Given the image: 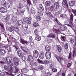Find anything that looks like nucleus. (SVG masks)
Here are the masks:
<instances>
[{
	"instance_id": "obj_63",
	"label": "nucleus",
	"mask_w": 76,
	"mask_h": 76,
	"mask_svg": "<svg viewBox=\"0 0 76 76\" xmlns=\"http://www.w3.org/2000/svg\"><path fill=\"white\" fill-rule=\"evenodd\" d=\"M33 1L34 4H36L37 3V0H33Z\"/></svg>"
},
{
	"instance_id": "obj_59",
	"label": "nucleus",
	"mask_w": 76,
	"mask_h": 76,
	"mask_svg": "<svg viewBox=\"0 0 76 76\" xmlns=\"http://www.w3.org/2000/svg\"><path fill=\"white\" fill-rule=\"evenodd\" d=\"M36 18L37 20H41V18L39 16H37Z\"/></svg>"
},
{
	"instance_id": "obj_60",
	"label": "nucleus",
	"mask_w": 76,
	"mask_h": 76,
	"mask_svg": "<svg viewBox=\"0 0 76 76\" xmlns=\"http://www.w3.org/2000/svg\"><path fill=\"white\" fill-rule=\"evenodd\" d=\"M28 20V18H24L23 19V21L24 22H26Z\"/></svg>"
},
{
	"instance_id": "obj_61",
	"label": "nucleus",
	"mask_w": 76,
	"mask_h": 76,
	"mask_svg": "<svg viewBox=\"0 0 76 76\" xmlns=\"http://www.w3.org/2000/svg\"><path fill=\"white\" fill-rule=\"evenodd\" d=\"M64 59L62 58H59V62H62V61H63Z\"/></svg>"
},
{
	"instance_id": "obj_47",
	"label": "nucleus",
	"mask_w": 76,
	"mask_h": 76,
	"mask_svg": "<svg viewBox=\"0 0 76 76\" xmlns=\"http://www.w3.org/2000/svg\"><path fill=\"white\" fill-rule=\"evenodd\" d=\"M55 57L57 59V60L58 61L60 62V57H59V56H58L56 55L55 56Z\"/></svg>"
},
{
	"instance_id": "obj_17",
	"label": "nucleus",
	"mask_w": 76,
	"mask_h": 76,
	"mask_svg": "<svg viewBox=\"0 0 76 76\" xmlns=\"http://www.w3.org/2000/svg\"><path fill=\"white\" fill-rule=\"evenodd\" d=\"M60 27L61 31H65L67 29V27L61 25Z\"/></svg>"
},
{
	"instance_id": "obj_22",
	"label": "nucleus",
	"mask_w": 76,
	"mask_h": 76,
	"mask_svg": "<svg viewBox=\"0 0 76 76\" xmlns=\"http://www.w3.org/2000/svg\"><path fill=\"white\" fill-rule=\"evenodd\" d=\"M20 41L23 44H28V42L26 41H25L23 39H21L20 40Z\"/></svg>"
},
{
	"instance_id": "obj_64",
	"label": "nucleus",
	"mask_w": 76,
	"mask_h": 76,
	"mask_svg": "<svg viewBox=\"0 0 76 76\" xmlns=\"http://www.w3.org/2000/svg\"><path fill=\"white\" fill-rule=\"evenodd\" d=\"M72 12H73V13H75V14H76V10H73V9H72Z\"/></svg>"
},
{
	"instance_id": "obj_11",
	"label": "nucleus",
	"mask_w": 76,
	"mask_h": 76,
	"mask_svg": "<svg viewBox=\"0 0 76 76\" xmlns=\"http://www.w3.org/2000/svg\"><path fill=\"white\" fill-rule=\"evenodd\" d=\"M43 74L41 76H51L52 75V74L50 73V72H48L47 74H46V72L45 71H44V72H42Z\"/></svg>"
},
{
	"instance_id": "obj_31",
	"label": "nucleus",
	"mask_w": 76,
	"mask_h": 76,
	"mask_svg": "<svg viewBox=\"0 0 76 76\" xmlns=\"http://www.w3.org/2000/svg\"><path fill=\"white\" fill-rule=\"evenodd\" d=\"M17 23L18 25L20 26V25H22L23 23V22L22 20H18L17 21Z\"/></svg>"
},
{
	"instance_id": "obj_43",
	"label": "nucleus",
	"mask_w": 76,
	"mask_h": 76,
	"mask_svg": "<svg viewBox=\"0 0 76 76\" xmlns=\"http://www.w3.org/2000/svg\"><path fill=\"white\" fill-rule=\"evenodd\" d=\"M23 5L20 4V3L19 4V7H18V8H19V9H22V8H23Z\"/></svg>"
},
{
	"instance_id": "obj_32",
	"label": "nucleus",
	"mask_w": 76,
	"mask_h": 76,
	"mask_svg": "<svg viewBox=\"0 0 76 76\" xmlns=\"http://www.w3.org/2000/svg\"><path fill=\"white\" fill-rule=\"evenodd\" d=\"M28 70L26 68H25L24 69H23L21 70V72L22 73H27L28 72Z\"/></svg>"
},
{
	"instance_id": "obj_5",
	"label": "nucleus",
	"mask_w": 76,
	"mask_h": 76,
	"mask_svg": "<svg viewBox=\"0 0 76 76\" xmlns=\"http://www.w3.org/2000/svg\"><path fill=\"white\" fill-rule=\"evenodd\" d=\"M45 56L47 59H50L51 57V53L49 52H46L45 53Z\"/></svg>"
},
{
	"instance_id": "obj_21",
	"label": "nucleus",
	"mask_w": 76,
	"mask_h": 76,
	"mask_svg": "<svg viewBox=\"0 0 76 76\" xmlns=\"http://www.w3.org/2000/svg\"><path fill=\"white\" fill-rule=\"evenodd\" d=\"M69 4L70 6H73L75 4V2L72 1H69Z\"/></svg>"
},
{
	"instance_id": "obj_38",
	"label": "nucleus",
	"mask_w": 76,
	"mask_h": 76,
	"mask_svg": "<svg viewBox=\"0 0 76 76\" xmlns=\"http://www.w3.org/2000/svg\"><path fill=\"white\" fill-rule=\"evenodd\" d=\"M38 69L40 70H42L43 69V66L41 65H39L38 66Z\"/></svg>"
},
{
	"instance_id": "obj_12",
	"label": "nucleus",
	"mask_w": 76,
	"mask_h": 76,
	"mask_svg": "<svg viewBox=\"0 0 76 76\" xmlns=\"http://www.w3.org/2000/svg\"><path fill=\"white\" fill-rule=\"evenodd\" d=\"M14 64L15 66H17L19 65V60L18 58H14Z\"/></svg>"
},
{
	"instance_id": "obj_13",
	"label": "nucleus",
	"mask_w": 76,
	"mask_h": 76,
	"mask_svg": "<svg viewBox=\"0 0 76 76\" xmlns=\"http://www.w3.org/2000/svg\"><path fill=\"white\" fill-rule=\"evenodd\" d=\"M47 37L52 38H55L56 37V34L54 33H51L48 35Z\"/></svg>"
},
{
	"instance_id": "obj_39",
	"label": "nucleus",
	"mask_w": 76,
	"mask_h": 76,
	"mask_svg": "<svg viewBox=\"0 0 76 76\" xmlns=\"http://www.w3.org/2000/svg\"><path fill=\"white\" fill-rule=\"evenodd\" d=\"M15 73H16L17 72H18L19 71V69L18 68V67L17 66H15Z\"/></svg>"
},
{
	"instance_id": "obj_37",
	"label": "nucleus",
	"mask_w": 76,
	"mask_h": 76,
	"mask_svg": "<svg viewBox=\"0 0 76 76\" xmlns=\"http://www.w3.org/2000/svg\"><path fill=\"white\" fill-rule=\"evenodd\" d=\"M45 5L47 6H50V1H47L45 3Z\"/></svg>"
},
{
	"instance_id": "obj_14",
	"label": "nucleus",
	"mask_w": 76,
	"mask_h": 76,
	"mask_svg": "<svg viewBox=\"0 0 76 76\" xmlns=\"http://www.w3.org/2000/svg\"><path fill=\"white\" fill-rule=\"evenodd\" d=\"M69 21H70V19H67L64 22V24L65 25H67V26H68L72 27V26H71V25H70V24H69Z\"/></svg>"
},
{
	"instance_id": "obj_54",
	"label": "nucleus",
	"mask_w": 76,
	"mask_h": 76,
	"mask_svg": "<svg viewBox=\"0 0 76 76\" xmlns=\"http://www.w3.org/2000/svg\"><path fill=\"white\" fill-rule=\"evenodd\" d=\"M65 16H66V14H61L60 15L61 18H64V17H65Z\"/></svg>"
},
{
	"instance_id": "obj_8",
	"label": "nucleus",
	"mask_w": 76,
	"mask_h": 76,
	"mask_svg": "<svg viewBox=\"0 0 76 76\" xmlns=\"http://www.w3.org/2000/svg\"><path fill=\"white\" fill-rule=\"evenodd\" d=\"M23 31H25L26 30H27L28 28V24L26 23V24L25 23H24L23 25Z\"/></svg>"
},
{
	"instance_id": "obj_33",
	"label": "nucleus",
	"mask_w": 76,
	"mask_h": 76,
	"mask_svg": "<svg viewBox=\"0 0 76 76\" xmlns=\"http://www.w3.org/2000/svg\"><path fill=\"white\" fill-rule=\"evenodd\" d=\"M58 50L59 52H61V51L62 49L61 47H60L59 45H58L57 46Z\"/></svg>"
},
{
	"instance_id": "obj_57",
	"label": "nucleus",
	"mask_w": 76,
	"mask_h": 76,
	"mask_svg": "<svg viewBox=\"0 0 76 76\" xmlns=\"http://www.w3.org/2000/svg\"><path fill=\"white\" fill-rule=\"evenodd\" d=\"M47 41H48V42H50L51 41V39H50L49 38H50V37H48L47 36Z\"/></svg>"
},
{
	"instance_id": "obj_56",
	"label": "nucleus",
	"mask_w": 76,
	"mask_h": 76,
	"mask_svg": "<svg viewBox=\"0 0 76 76\" xmlns=\"http://www.w3.org/2000/svg\"><path fill=\"white\" fill-rule=\"evenodd\" d=\"M4 70H7V71L8 69V67H7V66L5 65L4 66Z\"/></svg>"
},
{
	"instance_id": "obj_35",
	"label": "nucleus",
	"mask_w": 76,
	"mask_h": 76,
	"mask_svg": "<svg viewBox=\"0 0 76 76\" xmlns=\"http://www.w3.org/2000/svg\"><path fill=\"white\" fill-rule=\"evenodd\" d=\"M21 57L22 58V59L23 61H25V60H26V57H25V55L23 54L21 57Z\"/></svg>"
},
{
	"instance_id": "obj_40",
	"label": "nucleus",
	"mask_w": 76,
	"mask_h": 76,
	"mask_svg": "<svg viewBox=\"0 0 76 76\" xmlns=\"http://www.w3.org/2000/svg\"><path fill=\"white\" fill-rule=\"evenodd\" d=\"M34 33L35 35H36V36H37L38 35V31L37 29H35L34 31Z\"/></svg>"
},
{
	"instance_id": "obj_55",
	"label": "nucleus",
	"mask_w": 76,
	"mask_h": 76,
	"mask_svg": "<svg viewBox=\"0 0 76 76\" xmlns=\"http://www.w3.org/2000/svg\"><path fill=\"white\" fill-rule=\"evenodd\" d=\"M5 75V73L4 72H2L0 73V76H4Z\"/></svg>"
},
{
	"instance_id": "obj_52",
	"label": "nucleus",
	"mask_w": 76,
	"mask_h": 76,
	"mask_svg": "<svg viewBox=\"0 0 76 76\" xmlns=\"http://www.w3.org/2000/svg\"><path fill=\"white\" fill-rule=\"evenodd\" d=\"M0 26H1L2 29H4V26L3 23H0Z\"/></svg>"
},
{
	"instance_id": "obj_20",
	"label": "nucleus",
	"mask_w": 76,
	"mask_h": 76,
	"mask_svg": "<svg viewBox=\"0 0 76 76\" xmlns=\"http://www.w3.org/2000/svg\"><path fill=\"white\" fill-rule=\"evenodd\" d=\"M59 4L58 2H56V3L54 5V7H55L56 9H58V7H59Z\"/></svg>"
},
{
	"instance_id": "obj_24",
	"label": "nucleus",
	"mask_w": 76,
	"mask_h": 76,
	"mask_svg": "<svg viewBox=\"0 0 76 76\" xmlns=\"http://www.w3.org/2000/svg\"><path fill=\"white\" fill-rule=\"evenodd\" d=\"M35 10L34 8H32L31 10V14L34 15L35 14Z\"/></svg>"
},
{
	"instance_id": "obj_51",
	"label": "nucleus",
	"mask_w": 76,
	"mask_h": 76,
	"mask_svg": "<svg viewBox=\"0 0 76 76\" xmlns=\"http://www.w3.org/2000/svg\"><path fill=\"white\" fill-rule=\"evenodd\" d=\"M29 41H30V42H32L33 39H32V36H29Z\"/></svg>"
},
{
	"instance_id": "obj_1",
	"label": "nucleus",
	"mask_w": 76,
	"mask_h": 76,
	"mask_svg": "<svg viewBox=\"0 0 76 76\" xmlns=\"http://www.w3.org/2000/svg\"><path fill=\"white\" fill-rule=\"evenodd\" d=\"M34 58L31 55H29L28 56L27 61L29 63L30 66H37V63L33 62Z\"/></svg>"
},
{
	"instance_id": "obj_48",
	"label": "nucleus",
	"mask_w": 76,
	"mask_h": 76,
	"mask_svg": "<svg viewBox=\"0 0 76 76\" xmlns=\"http://www.w3.org/2000/svg\"><path fill=\"white\" fill-rule=\"evenodd\" d=\"M53 72H57V69L56 68H53L52 69Z\"/></svg>"
},
{
	"instance_id": "obj_4",
	"label": "nucleus",
	"mask_w": 76,
	"mask_h": 76,
	"mask_svg": "<svg viewBox=\"0 0 76 76\" xmlns=\"http://www.w3.org/2000/svg\"><path fill=\"white\" fill-rule=\"evenodd\" d=\"M1 4L2 5H3L4 7H6L7 9H8L10 7V4L6 1L4 0H2L1 1Z\"/></svg>"
},
{
	"instance_id": "obj_2",
	"label": "nucleus",
	"mask_w": 76,
	"mask_h": 76,
	"mask_svg": "<svg viewBox=\"0 0 76 76\" xmlns=\"http://www.w3.org/2000/svg\"><path fill=\"white\" fill-rule=\"evenodd\" d=\"M38 9H39L38 12V15L39 16H43L42 12H44V7H43L42 4H39Z\"/></svg>"
},
{
	"instance_id": "obj_46",
	"label": "nucleus",
	"mask_w": 76,
	"mask_h": 76,
	"mask_svg": "<svg viewBox=\"0 0 76 76\" xmlns=\"http://www.w3.org/2000/svg\"><path fill=\"white\" fill-rule=\"evenodd\" d=\"M71 66H72V64L70 63H69L67 64V67L68 68H70L71 67Z\"/></svg>"
},
{
	"instance_id": "obj_50",
	"label": "nucleus",
	"mask_w": 76,
	"mask_h": 76,
	"mask_svg": "<svg viewBox=\"0 0 76 76\" xmlns=\"http://www.w3.org/2000/svg\"><path fill=\"white\" fill-rule=\"evenodd\" d=\"M17 19V18H16L15 17H12V20H13V22H16Z\"/></svg>"
},
{
	"instance_id": "obj_10",
	"label": "nucleus",
	"mask_w": 76,
	"mask_h": 76,
	"mask_svg": "<svg viewBox=\"0 0 76 76\" xmlns=\"http://www.w3.org/2000/svg\"><path fill=\"white\" fill-rule=\"evenodd\" d=\"M0 12L1 13H6V12H7V10H6V9L5 8L1 7L0 8Z\"/></svg>"
},
{
	"instance_id": "obj_16",
	"label": "nucleus",
	"mask_w": 76,
	"mask_h": 76,
	"mask_svg": "<svg viewBox=\"0 0 76 76\" xmlns=\"http://www.w3.org/2000/svg\"><path fill=\"white\" fill-rule=\"evenodd\" d=\"M6 54V51L4 49H1L0 51V54L2 56H4Z\"/></svg>"
},
{
	"instance_id": "obj_9",
	"label": "nucleus",
	"mask_w": 76,
	"mask_h": 76,
	"mask_svg": "<svg viewBox=\"0 0 76 76\" xmlns=\"http://www.w3.org/2000/svg\"><path fill=\"white\" fill-rule=\"evenodd\" d=\"M25 9L22 10L20 12L18 13L17 14L18 16H19L20 15H23V13H24V12H25Z\"/></svg>"
},
{
	"instance_id": "obj_62",
	"label": "nucleus",
	"mask_w": 76,
	"mask_h": 76,
	"mask_svg": "<svg viewBox=\"0 0 76 76\" xmlns=\"http://www.w3.org/2000/svg\"><path fill=\"white\" fill-rule=\"evenodd\" d=\"M54 66L52 64H50L49 66V67L50 69H53V68H54Z\"/></svg>"
},
{
	"instance_id": "obj_23",
	"label": "nucleus",
	"mask_w": 76,
	"mask_h": 76,
	"mask_svg": "<svg viewBox=\"0 0 76 76\" xmlns=\"http://www.w3.org/2000/svg\"><path fill=\"white\" fill-rule=\"evenodd\" d=\"M15 29V28L14 26H12L9 27L8 28V31L10 32H12L13 31V30Z\"/></svg>"
},
{
	"instance_id": "obj_7",
	"label": "nucleus",
	"mask_w": 76,
	"mask_h": 76,
	"mask_svg": "<svg viewBox=\"0 0 76 76\" xmlns=\"http://www.w3.org/2000/svg\"><path fill=\"white\" fill-rule=\"evenodd\" d=\"M63 5H64V7H65L66 8L68 9L69 8V6L67 4V1L66 0H64L62 3Z\"/></svg>"
},
{
	"instance_id": "obj_42",
	"label": "nucleus",
	"mask_w": 76,
	"mask_h": 76,
	"mask_svg": "<svg viewBox=\"0 0 76 76\" xmlns=\"http://www.w3.org/2000/svg\"><path fill=\"white\" fill-rule=\"evenodd\" d=\"M49 63V61L47 60H44L43 62V64H48Z\"/></svg>"
},
{
	"instance_id": "obj_34",
	"label": "nucleus",
	"mask_w": 76,
	"mask_h": 76,
	"mask_svg": "<svg viewBox=\"0 0 76 76\" xmlns=\"http://www.w3.org/2000/svg\"><path fill=\"white\" fill-rule=\"evenodd\" d=\"M61 39L62 41H64L66 40V37L64 36H61Z\"/></svg>"
},
{
	"instance_id": "obj_36",
	"label": "nucleus",
	"mask_w": 76,
	"mask_h": 76,
	"mask_svg": "<svg viewBox=\"0 0 76 76\" xmlns=\"http://www.w3.org/2000/svg\"><path fill=\"white\" fill-rule=\"evenodd\" d=\"M5 48L6 49H7V50H8V51H10L12 50V48L10 46H6Z\"/></svg>"
},
{
	"instance_id": "obj_58",
	"label": "nucleus",
	"mask_w": 76,
	"mask_h": 76,
	"mask_svg": "<svg viewBox=\"0 0 76 76\" xmlns=\"http://www.w3.org/2000/svg\"><path fill=\"white\" fill-rule=\"evenodd\" d=\"M72 56V53L70 52L69 53V56H68V59H70L71 58V57Z\"/></svg>"
},
{
	"instance_id": "obj_27",
	"label": "nucleus",
	"mask_w": 76,
	"mask_h": 76,
	"mask_svg": "<svg viewBox=\"0 0 76 76\" xmlns=\"http://www.w3.org/2000/svg\"><path fill=\"white\" fill-rule=\"evenodd\" d=\"M12 69H13V68L12 67V66L9 65L8 66V69L7 71H8V72H11V71H12Z\"/></svg>"
},
{
	"instance_id": "obj_3",
	"label": "nucleus",
	"mask_w": 76,
	"mask_h": 76,
	"mask_svg": "<svg viewBox=\"0 0 76 76\" xmlns=\"http://www.w3.org/2000/svg\"><path fill=\"white\" fill-rule=\"evenodd\" d=\"M12 58L10 57H9L5 59V61L6 63L8 64H10L11 66H13V64L12 63Z\"/></svg>"
},
{
	"instance_id": "obj_30",
	"label": "nucleus",
	"mask_w": 76,
	"mask_h": 76,
	"mask_svg": "<svg viewBox=\"0 0 76 76\" xmlns=\"http://www.w3.org/2000/svg\"><path fill=\"white\" fill-rule=\"evenodd\" d=\"M39 57L40 59L42 60V59L44 58V54L42 53H40L39 55Z\"/></svg>"
},
{
	"instance_id": "obj_44",
	"label": "nucleus",
	"mask_w": 76,
	"mask_h": 76,
	"mask_svg": "<svg viewBox=\"0 0 76 76\" xmlns=\"http://www.w3.org/2000/svg\"><path fill=\"white\" fill-rule=\"evenodd\" d=\"M37 61H38L39 63H41V64H43V61H41L39 59H37Z\"/></svg>"
},
{
	"instance_id": "obj_53",
	"label": "nucleus",
	"mask_w": 76,
	"mask_h": 76,
	"mask_svg": "<svg viewBox=\"0 0 76 76\" xmlns=\"http://www.w3.org/2000/svg\"><path fill=\"white\" fill-rule=\"evenodd\" d=\"M69 47V45L68 43H66L65 45V48L66 50L68 49V48Z\"/></svg>"
},
{
	"instance_id": "obj_18",
	"label": "nucleus",
	"mask_w": 76,
	"mask_h": 76,
	"mask_svg": "<svg viewBox=\"0 0 76 76\" xmlns=\"http://www.w3.org/2000/svg\"><path fill=\"white\" fill-rule=\"evenodd\" d=\"M73 15L71 14L70 16V19L71 20L69 21V24H70V25H73V23H72V22H73Z\"/></svg>"
},
{
	"instance_id": "obj_45",
	"label": "nucleus",
	"mask_w": 76,
	"mask_h": 76,
	"mask_svg": "<svg viewBox=\"0 0 76 76\" xmlns=\"http://www.w3.org/2000/svg\"><path fill=\"white\" fill-rule=\"evenodd\" d=\"M39 26L38 23H35L34 24V27H37Z\"/></svg>"
},
{
	"instance_id": "obj_25",
	"label": "nucleus",
	"mask_w": 76,
	"mask_h": 76,
	"mask_svg": "<svg viewBox=\"0 0 76 76\" xmlns=\"http://www.w3.org/2000/svg\"><path fill=\"white\" fill-rule=\"evenodd\" d=\"M10 15H8L5 16V18H4V20L6 22H7V21H9V20H10Z\"/></svg>"
},
{
	"instance_id": "obj_49",
	"label": "nucleus",
	"mask_w": 76,
	"mask_h": 76,
	"mask_svg": "<svg viewBox=\"0 0 76 76\" xmlns=\"http://www.w3.org/2000/svg\"><path fill=\"white\" fill-rule=\"evenodd\" d=\"M46 15L48 17H49V18H50V17L52 16V15H51V13H47Z\"/></svg>"
},
{
	"instance_id": "obj_28",
	"label": "nucleus",
	"mask_w": 76,
	"mask_h": 76,
	"mask_svg": "<svg viewBox=\"0 0 76 76\" xmlns=\"http://www.w3.org/2000/svg\"><path fill=\"white\" fill-rule=\"evenodd\" d=\"M45 50L47 51H50V47L48 45H47L45 46Z\"/></svg>"
},
{
	"instance_id": "obj_26",
	"label": "nucleus",
	"mask_w": 76,
	"mask_h": 76,
	"mask_svg": "<svg viewBox=\"0 0 76 76\" xmlns=\"http://www.w3.org/2000/svg\"><path fill=\"white\" fill-rule=\"evenodd\" d=\"M35 39L37 40V41H40L41 39V37L39 36V35H37L36 36Z\"/></svg>"
},
{
	"instance_id": "obj_15",
	"label": "nucleus",
	"mask_w": 76,
	"mask_h": 76,
	"mask_svg": "<svg viewBox=\"0 0 76 76\" xmlns=\"http://www.w3.org/2000/svg\"><path fill=\"white\" fill-rule=\"evenodd\" d=\"M17 54L18 56H19L20 57H21L23 55V53H22V51L20 50L17 51Z\"/></svg>"
},
{
	"instance_id": "obj_29",
	"label": "nucleus",
	"mask_w": 76,
	"mask_h": 76,
	"mask_svg": "<svg viewBox=\"0 0 76 76\" xmlns=\"http://www.w3.org/2000/svg\"><path fill=\"white\" fill-rule=\"evenodd\" d=\"M20 48H21V49L23 50L24 51H25V52H26V50H28L27 48L25 47H23L21 46Z\"/></svg>"
},
{
	"instance_id": "obj_41",
	"label": "nucleus",
	"mask_w": 76,
	"mask_h": 76,
	"mask_svg": "<svg viewBox=\"0 0 76 76\" xmlns=\"http://www.w3.org/2000/svg\"><path fill=\"white\" fill-rule=\"evenodd\" d=\"M19 29L18 27L15 28L14 29V31H15L16 32L18 33V32H19Z\"/></svg>"
},
{
	"instance_id": "obj_19",
	"label": "nucleus",
	"mask_w": 76,
	"mask_h": 76,
	"mask_svg": "<svg viewBox=\"0 0 76 76\" xmlns=\"http://www.w3.org/2000/svg\"><path fill=\"white\" fill-rule=\"evenodd\" d=\"M28 4L26 6V8L28 10H29V6L31 4V2L30 1V2H27Z\"/></svg>"
},
{
	"instance_id": "obj_6",
	"label": "nucleus",
	"mask_w": 76,
	"mask_h": 76,
	"mask_svg": "<svg viewBox=\"0 0 76 76\" xmlns=\"http://www.w3.org/2000/svg\"><path fill=\"white\" fill-rule=\"evenodd\" d=\"M33 54L34 58H37L38 57L39 53L37 50H35L33 51Z\"/></svg>"
}]
</instances>
